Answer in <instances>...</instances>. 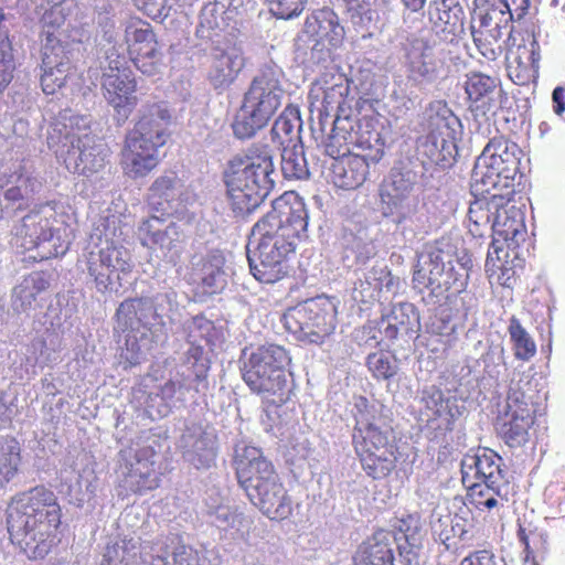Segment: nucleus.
<instances>
[{
  "mask_svg": "<svg viewBox=\"0 0 565 565\" xmlns=\"http://www.w3.org/2000/svg\"><path fill=\"white\" fill-rule=\"evenodd\" d=\"M184 332L189 348L175 374L147 395L145 406L152 418L166 417L184 405L191 391L204 394L209 387L210 360L205 347L213 345L216 340L214 323L203 316H195L184 323Z\"/></svg>",
  "mask_w": 565,
  "mask_h": 565,
  "instance_id": "1",
  "label": "nucleus"
},
{
  "mask_svg": "<svg viewBox=\"0 0 565 565\" xmlns=\"http://www.w3.org/2000/svg\"><path fill=\"white\" fill-rule=\"evenodd\" d=\"M61 516L55 493L45 487L38 486L19 493L7 511L10 540L29 558H43L55 544Z\"/></svg>",
  "mask_w": 565,
  "mask_h": 565,
  "instance_id": "2",
  "label": "nucleus"
},
{
  "mask_svg": "<svg viewBox=\"0 0 565 565\" xmlns=\"http://www.w3.org/2000/svg\"><path fill=\"white\" fill-rule=\"evenodd\" d=\"M388 409L379 401L354 396L352 445L364 472L373 479L387 477L396 467L397 446Z\"/></svg>",
  "mask_w": 565,
  "mask_h": 565,
  "instance_id": "3",
  "label": "nucleus"
},
{
  "mask_svg": "<svg viewBox=\"0 0 565 565\" xmlns=\"http://www.w3.org/2000/svg\"><path fill=\"white\" fill-rule=\"evenodd\" d=\"M274 175L273 154L267 146L254 145L231 159L224 182L233 212L245 215L258 207L274 188Z\"/></svg>",
  "mask_w": 565,
  "mask_h": 565,
  "instance_id": "4",
  "label": "nucleus"
},
{
  "mask_svg": "<svg viewBox=\"0 0 565 565\" xmlns=\"http://www.w3.org/2000/svg\"><path fill=\"white\" fill-rule=\"evenodd\" d=\"M236 476L250 502L271 520L286 519L291 513V501L279 482L273 463L259 448H235Z\"/></svg>",
  "mask_w": 565,
  "mask_h": 565,
  "instance_id": "5",
  "label": "nucleus"
},
{
  "mask_svg": "<svg viewBox=\"0 0 565 565\" xmlns=\"http://www.w3.org/2000/svg\"><path fill=\"white\" fill-rule=\"evenodd\" d=\"M139 113V120L127 136L121 152L122 169L132 179L146 177L158 166L159 148L167 143L172 122L166 102L148 103Z\"/></svg>",
  "mask_w": 565,
  "mask_h": 565,
  "instance_id": "6",
  "label": "nucleus"
},
{
  "mask_svg": "<svg viewBox=\"0 0 565 565\" xmlns=\"http://www.w3.org/2000/svg\"><path fill=\"white\" fill-rule=\"evenodd\" d=\"M285 96L282 70L273 62L262 65L243 95L232 124L234 136L242 140L254 137L275 116Z\"/></svg>",
  "mask_w": 565,
  "mask_h": 565,
  "instance_id": "7",
  "label": "nucleus"
},
{
  "mask_svg": "<svg viewBox=\"0 0 565 565\" xmlns=\"http://www.w3.org/2000/svg\"><path fill=\"white\" fill-rule=\"evenodd\" d=\"M290 363L291 358L284 347L268 343L243 350L241 372L250 391L280 405L289 399L294 386L288 370Z\"/></svg>",
  "mask_w": 565,
  "mask_h": 565,
  "instance_id": "8",
  "label": "nucleus"
},
{
  "mask_svg": "<svg viewBox=\"0 0 565 565\" xmlns=\"http://www.w3.org/2000/svg\"><path fill=\"white\" fill-rule=\"evenodd\" d=\"M521 150L503 136L493 137L477 158L471 174V195L495 192L507 198L514 194Z\"/></svg>",
  "mask_w": 565,
  "mask_h": 565,
  "instance_id": "9",
  "label": "nucleus"
},
{
  "mask_svg": "<svg viewBox=\"0 0 565 565\" xmlns=\"http://www.w3.org/2000/svg\"><path fill=\"white\" fill-rule=\"evenodd\" d=\"M472 267V256L466 249L454 255L451 249L430 248L417 256L413 273L414 288L419 292L430 289L436 297L450 289L461 292L468 285Z\"/></svg>",
  "mask_w": 565,
  "mask_h": 565,
  "instance_id": "10",
  "label": "nucleus"
},
{
  "mask_svg": "<svg viewBox=\"0 0 565 565\" xmlns=\"http://www.w3.org/2000/svg\"><path fill=\"white\" fill-rule=\"evenodd\" d=\"M86 270L95 289L100 294L118 292L122 279L132 271L134 262L130 250L115 234L99 227L90 234L85 248Z\"/></svg>",
  "mask_w": 565,
  "mask_h": 565,
  "instance_id": "11",
  "label": "nucleus"
},
{
  "mask_svg": "<svg viewBox=\"0 0 565 565\" xmlns=\"http://www.w3.org/2000/svg\"><path fill=\"white\" fill-rule=\"evenodd\" d=\"M307 227L308 211L302 202L287 206L285 211L274 209L253 226L247 246L287 260Z\"/></svg>",
  "mask_w": 565,
  "mask_h": 565,
  "instance_id": "12",
  "label": "nucleus"
},
{
  "mask_svg": "<svg viewBox=\"0 0 565 565\" xmlns=\"http://www.w3.org/2000/svg\"><path fill=\"white\" fill-rule=\"evenodd\" d=\"M530 385L531 375L515 369L508 385L504 411L498 423V434L510 448H520L530 440V429L537 413L536 395Z\"/></svg>",
  "mask_w": 565,
  "mask_h": 565,
  "instance_id": "13",
  "label": "nucleus"
},
{
  "mask_svg": "<svg viewBox=\"0 0 565 565\" xmlns=\"http://www.w3.org/2000/svg\"><path fill=\"white\" fill-rule=\"evenodd\" d=\"M56 215L52 203L41 204L13 227L21 247L32 253L30 258L41 262L62 256L68 250L70 241L62 236Z\"/></svg>",
  "mask_w": 565,
  "mask_h": 565,
  "instance_id": "14",
  "label": "nucleus"
},
{
  "mask_svg": "<svg viewBox=\"0 0 565 565\" xmlns=\"http://www.w3.org/2000/svg\"><path fill=\"white\" fill-rule=\"evenodd\" d=\"M339 300L318 296L289 308L281 317L285 329L303 344L321 345L337 327Z\"/></svg>",
  "mask_w": 565,
  "mask_h": 565,
  "instance_id": "15",
  "label": "nucleus"
},
{
  "mask_svg": "<svg viewBox=\"0 0 565 565\" xmlns=\"http://www.w3.org/2000/svg\"><path fill=\"white\" fill-rule=\"evenodd\" d=\"M426 116L428 134L419 140L418 152L431 163L448 167L458 152L456 140L461 131V122L441 100L430 103Z\"/></svg>",
  "mask_w": 565,
  "mask_h": 565,
  "instance_id": "16",
  "label": "nucleus"
},
{
  "mask_svg": "<svg viewBox=\"0 0 565 565\" xmlns=\"http://www.w3.org/2000/svg\"><path fill=\"white\" fill-rule=\"evenodd\" d=\"M166 444V438L148 431L128 450L122 451L125 463L121 466V476L127 490L142 493L159 487L160 478L154 465Z\"/></svg>",
  "mask_w": 565,
  "mask_h": 565,
  "instance_id": "17",
  "label": "nucleus"
},
{
  "mask_svg": "<svg viewBox=\"0 0 565 565\" xmlns=\"http://www.w3.org/2000/svg\"><path fill=\"white\" fill-rule=\"evenodd\" d=\"M455 57L454 51L440 46L436 39H415L405 53L406 78L412 86L423 89L444 77L447 62Z\"/></svg>",
  "mask_w": 565,
  "mask_h": 565,
  "instance_id": "18",
  "label": "nucleus"
},
{
  "mask_svg": "<svg viewBox=\"0 0 565 565\" xmlns=\"http://www.w3.org/2000/svg\"><path fill=\"white\" fill-rule=\"evenodd\" d=\"M420 331V319L417 308L407 301L394 303L388 312L382 313L381 319L363 326L362 337L369 345H380L387 341H402L408 344L417 339Z\"/></svg>",
  "mask_w": 565,
  "mask_h": 565,
  "instance_id": "19",
  "label": "nucleus"
},
{
  "mask_svg": "<svg viewBox=\"0 0 565 565\" xmlns=\"http://www.w3.org/2000/svg\"><path fill=\"white\" fill-rule=\"evenodd\" d=\"M384 147L379 131H367V140L361 141L362 153L342 157L331 164L333 184L343 190L360 188L367 179L370 164H375L383 158Z\"/></svg>",
  "mask_w": 565,
  "mask_h": 565,
  "instance_id": "20",
  "label": "nucleus"
},
{
  "mask_svg": "<svg viewBox=\"0 0 565 565\" xmlns=\"http://www.w3.org/2000/svg\"><path fill=\"white\" fill-rule=\"evenodd\" d=\"M168 540L141 541L136 535L110 540L100 565H167Z\"/></svg>",
  "mask_w": 565,
  "mask_h": 565,
  "instance_id": "21",
  "label": "nucleus"
},
{
  "mask_svg": "<svg viewBox=\"0 0 565 565\" xmlns=\"http://www.w3.org/2000/svg\"><path fill=\"white\" fill-rule=\"evenodd\" d=\"M183 459L195 469H209L216 460L217 435L202 420L186 419L177 444Z\"/></svg>",
  "mask_w": 565,
  "mask_h": 565,
  "instance_id": "22",
  "label": "nucleus"
},
{
  "mask_svg": "<svg viewBox=\"0 0 565 565\" xmlns=\"http://www.w3.org/2000/svg\"><path fill=\"white\" fill-rule=\"evenodd\" d=\"M137 235L142 246L159 249L171 264L180 259L185 247V235L180 226L174 222L166 224L164 216L151 215L143 220Z\"/></svg>",
  "mask_w": 565,
  "mask_h": 565,
  "instance_id": "23",
  "label": "nucleus"
},
{
  "mask_svg": "<svg viewBox=\"0 0 565 565\" xmlns=\"http://www.w3.org/2000/svg\"><path fill=\"white\" fill-rule=\"evenodd\" d=\"M530 8V0H510L504 1L501 8H491L486 12L478 13V23H475L476 30H482L491 34V39L502 43L504 49L511 42H515L513 22L521 20Z\"/></svg>",
  "mask_w": 565,
  "mask_h": 565,
  "instance_id": "24",
  "label": "nucleus"
},
{
  "mask_svg": "<svg viewBox=\"0 0 565 565\" xmlns=\"http://www.w3.org/2000/svg\"><path fill=\"white\" fill-rule=\"evenodd\" d=\"M125 41L130 60L138 71L154 76L163 68V54L158 49L156 35L149 24H129L125 30Z\"/></svg>",
  "mask_w": 565,
  "mask_h": 565,
  "instance_id": "25",
  "label": "nucleus"
},
{
  "mask_svg": "<svg viewBox=\"0 0 565 565\" xmlns=\"http://www.w3.org/2000/svg\"><path fill=\"white\" fill-rule=\"evenodd\" d=\"M42 182L18 166L13 171L0 175V220L24 210Z\"/></svg>",
  "mask_w": 565,
  "mask_h": 565,
  "instance_id": "26",
  "label": "nucleus"
},
{
  "mask_svg": "<svg viewBox=\"0 0 565 565\" xmlns=\"http://www.w3.org/2000/svg\"><path fill=\"white\" fill-rule=\"evenodd\" d=\"M46 34L43 45L41 86L45 94H54L62 88L71 75L72 61L67 44H64L54 32L44 31Z\"/></svg>",
  "mask_w": 565,
  "mask_h": 565,
  "instance_id": "27",
  "label": "nucleus"
},
{
  "mask_svg": "<svg viewBox=\"0 0 565 565\" xmlns=\"http://www.w3.org/2000/svg\"><path fill=\"white\" fill-rule=\"evenodd\" d=\"M429 20L433 34L427 39H436L440 46L452 50L465 32V12L457 0H431Z\"/></svg>",
  "mask_w": 565,
  "mask_h": 565,
  "instance_id": "28",
  "label": "nucleus"
},
{
  "mask_svg": "<svg viewBox=\"0 0 565 565\" xmlns=\"http://www.w3.org/2000/svg\"><path fill=\"white\" fill-rule=\"evenodd\" d=\"M55 153L70 172L92 177L105 169L108 149L97 139H86L68 148H56Z\"/></svg>",
  "mask_w": 565,
  "mask_h": 565,
  "instance_id": "29",
  "label": "nucleus"
},
{
  "mask_svg": "<svg viewBox=\"0 0 565 565\" xmlns=\"http://www.w3.org/2000/svg\"><path fill=\"white\" fill-rule=\"evenodd\" d=\"M492 244L488 250L487 263L493 262L494 255L500 260V253L505 244L508 249H515L525 241L526 228L522 212L515 206L502 205L492 221Z\"/></svg>",
  "mask_w": 565,
  "mask_h": 565,
  "instance_id": "30",
  "label": "nucleus"
},
{
  "mask_svg": "<svg viewBox=\"0 0 565 565\" xmlns=\"http://www.w3.org/2000/svg\"><path fill=\"white\" fill-rule=\"evenodd\" d=\"M191 199V193L174 172L158 177L148 190V204L160 216L181 213Z\"/></svg>",
  "mask_w": 565,
  "mask_h": 565,
  "instance_id": "31",
  "label": "nucleus"
},
{
  "mask_svg": "<svg viewBox=\"0 0 565 565\" xmlns=\"http://www.w3.org/2000/svg\"><path fill=\"white\" fill-rule=\"evenodd\" d=\"M245 67V56L241 45L226 42L215 45L211 52L207 79L214 89L230 87Z\"/></svg>",
  "mask_w": 565,
  "mask_h": 565,
  "instance_id": "32",
  "label": "nucleus"
},
{
  "mask_svg": "<svg viewBox=\"0 0 565 565\" xmlns=\"http://www.w3.org/2000/svg\"><path fill=\"white\" fill-rule=\"evenodd\" d=\"M136 87V81L129 70H105L102 74L103 96L122 120L128 118L137 105Z\"/></svg>",
  "mask_w": 565,
  "mask_h": 565,
  "instance_id": "33",
  "label": "nucleus"
},
{
  "mask_svg": "<svg viewBox=\"0 0 565 565\" xmlns=\"http://www.w3.org/2000/svg\"><path fill=\"white\" fill-rule=\"evenodd\" d=\"M225 255L220 249L209 250L205 255L191 260V280L205 294L221 292L227 285L228 271Z\"/></svg>",
  "mask_w": 565,
  "mask_h": 565,
  "instance_id": "34",
  "label": "nucleus"
},
{
  "mask_svg": "<svg viewBox=\"0 0 565 565\" xmlns=\"http://www.w3.org/2000/svg\"><path fill=\"white\" fill-rule=\"evenodd\" d=\"M505 61L510 77L519 85H524L539 75L540 45L533 36L523 43L511 42L505 47Z\"/></svg>",
  "mask_w": 565,
  "mask_h": 565,
  "instance_id": "35",
  "label": "nucleus"
},
{
  "mask_svg": "<svg viewBox=\"0 0 565 565\" xmlns=\"http://www.w3.org/2000/svg\"><path fill=\"white\" fill-rule=\"evenodd\" d=\"M361 125L351 115H337L332 119L331 134L323 141L327 156L334 161L351 153V145L361 149V141L367 140V131L361 132Z\"/></svg>",
  "mask_w": 565,
  "mask_h": 565,
  "instance_id": "36",
  "label": "nucleus"
},
{
  "mask_svg": "<svg viewBox=\"0 0 565 565\" xmlns=\"http://www.w3.org/2000/svg\"><path fill=\"white\" fill-rule=\"evenodd\" d=\"M115 330L128 333L150 332L158 337L160 330L151 313L148 298H129L124 300L116 310Z\"/></svg>",
  "mask_w": 565,
  "mask_h": 565,
  "instance_id": "37",
  "label": "nucleus"
},
{
  "mask_svg": "<svg viewBox=\"0 0 565 565\" xmlns=\"http://www.w3.org/2000/svg\"><path fill=\"white\" fill-rule=\"evenodd\" d=\"M501 463L502 458L489 448H479L472 454H466L461 459L462 483L502 482L504 476Z\"/></svg>",
  "mask_w": 565,
  "mask_h": 565,
  "instance_id": "38",
  "label": "nucleus"
},
{
  "mask_svg": "<svg viewBox=\"0 0 565 565\" xmlns=\"http://www.w3.org/2000/svg\"><path fill=\"white\" fill-rule=\"evenodd\" d=\"M465 90L471 103V108L481 115L494 114L499 108L501 89L497 77L480 72H470L466 75Z\"/></svg>",
  "mask_w": 565,
  "mask_h": 565,
  "instance_id": "39",
  "label": "nucleus"
},
{
  "mask_svg": "<svg viewBox=\"0 0 565 565\" xmlns=\"http://www.w3.org/2000/svg\"><path fill=\"white\" fill-rule=\"evenodd\" d=\"M92 117L65 111L49 134L50 148H68L86 139H96L90 131Z\"/></svg>",
  "mask_w": 565,
  "mask_h": 565,
  "instance_id": "40",
  "label": "nucleus"
},
{
  "mask_svg": "<svg viewBox=\"0 0 565 565\" xmlns=\"http://www.w3.org/2000/svg\"><path fill=\"white\" fill-rule=\"evenodd\" d=\"M393 533L380 530L359 546L353 565H404L405 557L395 559Z\"/></svg>",
  "mask_w": 565,
  "mask_h": 565,
  "instance_id": "41",
  "label": "nucleus"
},
{
  "mask_svg": "<svg viewBox=\"0 0 565 565\" xmlns=\"http://www.w3.org/2000/svg\"><path fill=\"white\" fill-rule=\"evenodd\" d=\"M50 286L51 274L47 271H32L23 276L12 289L11 309L15 313H28L34 310Z\"/></svg>",
  "mask_w": 565,
  "mask_h": 565,
  "instance_id": "42",
  "label": "nucleus"
},
{
  "mask_svg": "<svg viewBox=\"0 0 565 565\" xmlns=\"http://www.w3.org/2000/svg\"><path fill=\"white\" fill-rule=\"evenodd\" d=\"M472 196L475 200L470 202L468 210V230L472 236L483 237L491 234L493 217L511 199L495 192Z\"/></svg>",
  "mask_w": 565,
  "mask_h": 565,
  "instance_id": "43",
  "label": "nucleus"
},
{
  "mask_svg": "<svg viewBox=\"0 0 565 565\" xmlns=\"http://www.w3.org/2000/svg\"><path fill=\"white\" fill-rule=\"evenodd\" d=\"M420 403L424 406L427 422L440 419L446 430L452 429V423L461 414L457 396L436 385L425 386L422 390Z\"/></svg>",
  "mask_w": 565,
  "mask_h": 565,
  "instance_id": "44",
  "label": "nucleus"
},
{
  "mask_svg": "<svg viewBox=\"0 0 565 565\" xmlns=\"http://www.w3.org/2000/svg\"><path fill=\"white\" fill-rule=\"evenodd\" d=\"M302 34L306 38L327 40L331 46H339L344 38V28L332 9L322 8L307 17Z\"/></svg>",
  "mask_w": 565,
  "mask_h": 565,
  "instance_id": "45",
  "label": "nucleus"
},
{
  "mask_svg": "<svg viewBox=\"0 0 565 565\" xmlns=\"http://www.w3.org/2000/svg\"><path fill=\"white\" fill-rule=\"evenodd\" d=\"M383 214L392 218L402 228L411 231L424 227L427 217L423 212L424 206H419L417 195L384 200Z\"/></svg>",
  "mask_w": 565,
  "mask_h": 565,
  "instance_id": "46",
  "label": "nucleus"
},
{
  "mask_svg": "<svg viewBox=\"0 0 565 565\" xmlns=\"http://www.w3.org/2000/svg\"><path fill=\"white\" fill-rule=\"evenodd\" d=\"M394 534L398 556L405 557L404 565H413L417 559V550L422 545L420 522L417 514H408L398 520Z\"/></svg>",
  "mask_w": 565,
  "mask_h": 565,
  "instance_id": "47",
  "label": "nucleus"
},
{
  "mask_svg": "<svg viewBox=\"0 0 565 565\" xmlns=\"http://www.w3.org/2000/svg\"><path fill=\"white\" fill-rule=\"evenodd\" d=\"M209 515L218 529L230 532L235 540H246L253 524L249 516L225 504H209Z\"/></svg>",
  "mask_w": 565,
  "mask_h": 565,
  "instance_id": "48",
  "label": "nucleus"
},
{
  "mask_svg": "<svg viewBox=\"0 0 565 565\" xmlns=\"http://www.w3.org/2000/svg\"><path fill=\"white\" fill-rule=\"evenodd\" d=\"M393 285L394 278L386 268H372L354 282L352 299L355 302L371 303L383 289L390 291Z\"/></svg>",
  "mask_w": 565,
  "mask_h": 565,
  "instance_id": "49",
  "label": "nucleus"
},
{
  "mask_svg": "<svg viewBox=\"0 0 565 565\" xmlns=\"http://www.w3.org/2000/svg\"><path fill=\"white\" fill-rule=\"evenodd\" d=\"M246 250L250 273L258 281L274 284L288 274L287 260L254 250L250 246H246Z\"/></svg>",
  "mask_w": 565,
  "mask_h": 565,
  "instance_id": "50",
  "label": "nucleus"
},
{
  "mask_svg": "<svg viewBox=\"0 0 565 565\" xmlns=\"http://www.w3.org/2000/svg\"><path fill=\"white\" fill-rule=\"evenodd\" d=\"M349 84L347 78L339 75L334 78V83L323 88V98L321 108L318 109V124L320 130L323 132L331 117L330 113L335 111V115H344L345 98L349 95Z\"/></svg>",
  "mask_w": 565,
  "mask_h": 565,
  "instance_id": "51",
  "label": "nucleus"
},
{
  "mask_svg": "<svg viewBox=\"0 0 565 565\" xmlns=\"http://www.w3.org/2000/svg\"><path fill=\"white\" fill-rule=\"evenodd\" d=\"M462 484L467 488L471 503L477 509L492 510L508 502V486L504 480L495 483L479 481Z\"/></svg>",
  "mask_w": 565,
  "mask_h": 565,
  "instance_id": "52",
  "label": "nucleus"
},
{
  "mask_svg": "<svg viewBox=\"0 0 565 565\" xmlns=\"http://www.w3.org/2000/svg\"><path fill=\"white\" fill-rule=\"evenodd\" d=\"M148 305L160 333H164L167 324L172 323L179 316L178 292L171 287L163 288L148 298Z\"/></svg>",
  "mask_w": 565,
  "mask_h": 565,
  "instance_id": "53",
  "label": "nucleus"
},
{
  "mask_svg": "<svg viewBox=\"0 0 565 565\" xmlns=\"http://www.w3.org/2000/svg\"><path fill=\"white\" fill-rule=\"evenodd\" d=\"M418 174L409 168H393L381 189V200L414 196Z\"/></svg>",
  "mask_w": 565,
  "mask_h": 565,
  "instance_id": "54",
  "label": "nucleus"
},
{
  "mask_svg": "<svg viewBox=\"0 0 565 565\" xmlns=\"http://www.w3.org/2000/svg\"><path fill=\"white\" fill-rule=\"evenodd\" d=\"M301 119L299 109L297 106L288 105L271 127V139L274 142L282 147L295 142H301L299 139Z\"/></svg>",
  "mask_w": 565,
  "mask_h": 565,
  "instance_id": "55",
  "label": "nucleus"
},
{
  "mask_svg": "<svg viewBox=\"0 0 565 565\" xmlns=\"http://www.w3.org/2000/svg\"><path fill=\"white\" fill-rule=\"evenodd\" d=\"M21 466L20 443L11 436H0V489L18 475Z\"/></svg>",
  "mask_w": 565,
  "mask_h": 565,
  "instance_id": "56",
  "label": "nucleus"
},
{
  "mask_svg": "<svg viewBox=\"0 0 565 565\" xmlns=\"http://www.w3.org/2000/svg\"><path fill=\"white\" fill-rule=\"evenodd\" d=\"M281 173L287 180H305L309 177L308 162L301 142L284 146L281 152Z\"/></svg>",
  "mask_w": 565,
  "mask_h": 565,
  "instance_id": "57",
  "label": "nucleus"
},
{
  "mask_svg": "<svg viewBox=\"0 0 565 565\" xmlns=\"http://www.w3.org/2000/svg\"><path fill=\"white\" fill-rule=\"evenodd\" d=\"M337 46H331L327 40L306 38L300 34L296 41V52L298 57L303 62L313 65H324L331 61L332 50Z\"/></svg>",
  "mask_w": 565,
  "mask_h": 565,
  "instance_id": "58",
  "label": "nucleus"
},
{
  "mask_svg": "<svg viewBox=\"0 0 565 565\" xmlns=\"http://www.w3.org/2000/svg\"><path fill=\"white\" fill-rule=\"evenodd\" d=\"M151 340L142 333H128L125 341V348L121 350L119 364L124 370L131 369L141 364L150 350Z\"/></svg>",
  "mask_w": 565,
  "mask_h": 565,
  "instance_id": "59",
  "label": "nucleus"
},
{
  "mask_svg": "<svg viewBox=\"0 0 565 565\" xmlns=\"http://www.w3.org/2000/svg\"><path fill=\"white\" fill-rule=\"evenodd\" d=\"M508 333L515 359L526 362L536 354L535 341L514 316L509 321Z\"/></svg>",
  "mask_w": 565,
  "mask_h": 565,
  "instance_id": "60",
  "label": "nucleus"
},
{
  "mask_svg": "<svg viewBox=\"0 0 565 565\" xmlns=\"http://www.w3.org/2000/svg\"><path fill=\"white\" fill-rule=\"evenodd\" d=\"M504 345L502 341H490L487 343L486 351L481 354L478 362L482 365L483 373L489 379L498 381L501 375V369L505 365Z\"/></svg>",
  "mask_w": 565,
  "mask_h": 565,
  "instance_id": "61",
  "label": "nucleus"
},
{
  "mask_svg": "<svg viewBox=\"0 0 565 565\" xmlns=\"http://www.w3.org/2000/svg\"><path fill=\"white\" fill-rule=\"evenodd\" d=\"M99 53L103 54L100 58V68L103 72L106 71H120L126 68V56L125 52L128 51L124 44L118 42V39L114 43L99 42Z\"/></svg>",
  "mask_w": 565,
  "mask_h": 565,
  "instance_id": "62",
  "label": "nucleus"
},
{
  "mask_svg": "<svg viewBox=\"0 0 565 565\" xmlns=\"http://www.w3.org/2000/svg\"><path fill=\"white\" fill-rule=\"evenodd\" d=\"M64 486L67 487V495L70 502L76 507H83L89 501L96 491V487L88 478H83L79 473L74 472L73 480H68L62 475Z\"/></svg>",
  "mask_w": 565,
  "mask_h": 565,
  "instance_id": "63",
  "label": "nucleus"
},
{
  "mask_svg": "<svg viewBox=\"0 0 565 565\" xmlns=\"http://www.w3.org/2000/svg\"><path fill=\"white\" fill-rule=\"evenodd\" d=\"M156 539L168 540L167 565H202L200 553L196 550L184 544L174 545L177 537L160 535Z\"/></svg>",
  "mask_w": 565,
  "mask_h": 565,
  "instance_id": "64",
  "label": "nucleus"
}]
</instances>
